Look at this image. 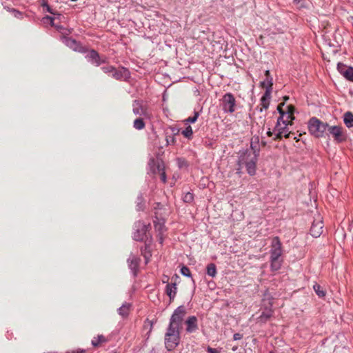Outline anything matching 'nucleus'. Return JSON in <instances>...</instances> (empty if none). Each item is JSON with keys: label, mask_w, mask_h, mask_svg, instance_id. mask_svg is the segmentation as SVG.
<instances>
[{"label": "nucleus", "mask_w": 353, "mask_h": 353, "mask_svg": "<svg viewBox=\"0 0 353 353\" xmlns=\"http://www.w3.org/2000/svg\"><path fill=\"white\" fill-rule=\"evenodd\" d=\"M344 123L347 128L353 127V114L350 112H347L344 114Z\"/></svg>", "instance_id": "4be33fe9"}, {"label": "nucleus", "mask_w": 353, "mask_h": 353, "mask_svg": "<svg viewBox=\"0 0 353 353\" xmlns=\"http://www.w3.org/2000/svg\"><path fill=\"white\" fill-rule=\"evenodd\" d=\"M296 2H299L301 0H294Z\"/></svg>", "instance_id": "49530a36"}, {"label": "nucleus", "mask_w": 353, "mask_h": 353, "mask_svg": "<svg viewBox=\"0 0 353 353\" xmlns=\"http://www.w3.org/2000/svg\"><path fill=\"white\" fill-rule=\"evenodd\" d=\"M132 111L135 115L143 117L146 119L151 118V114L146 105H144L139 101L135 100L132 104Z\"/></svg>", "instance_id": "9b49d317"}, {"label": "nucleus", "mask_w": 353, "mask_h": 353, "mask_svg": "<svg viewBox=\"0 0 353 353\" xmlns=\"http://www.w3.org/2000/svg\"><path fill=\"white\" fill-rule=\"evenodd\" d=\"M114 68L112 66H103L101 68L102 70L105 73H110L112 75V71L114 70Z\"/></svg>", "instance_id": "f704fd0d"}, {"label": "nucleus", "mask_w": 353, "mask_h": 353, "mask_svg": "<svg viewBox=\"0 0 353 353\" xmlns=\"http://www.w3.org/2000/svg\"><path fill=\"white\" fill-rule=\"evenodd\" d=\"M43 20H46L47 21H49L52 25L54 19L52 17L46 16V17L43 18Z\"/></svg>", "instance_id": "58836bf2"}, {"label": "nucleus", "mask_w": 353, "mask_h": 353, "mask_svg": "<svg viewBox=\"0 0 353 353\" xmlns=\"http://www.w3.org/2000/svg\"><path fill=\"white\" fill-rule=\"evenodd\" d=\"M126 70H117L115 68H114V70L112 73V77L115 78L116 79H121L123 77V72H126Z\"/></svg>", "instance_id": "cd10ccee"}, {"label": "nucleus", "mask_w": 353, "mask_h": 353, "mask_svg": "<svg viewBox=\"0 0 353 353\" xmlns=\"http://www.w3.org/2000/svg\"><path fill=\"white\" fill-rule=\"evenodd\" d=\"M150 166L154 174H160L161 180L163 183L166 182V174L164 171L165 166L162 161L152 159L150 162Z\"/></svg>", "instance_id": "9d476101"}, {"label": "nucleus", "mask_w": 353, "mask_h": 353, "mask_svg": "<svg viewBox=\"0 0 353 353\" xmlns=\"http://www.w3.org/2000/svg\"><path fill=\"white\" fill-rule=\"evenodd\" d=\"M149 227L150 224H145L141 221L135 223L133 239L135 241H143L146 236V232Z\"/></svg>", "instance_id": "6e6552de"}, {"label": "nucleus", "mask_w": 353, "mask_h": 353, "mask_svg": "<svg viewBox=\"0 0 353 353\" xmlns=\"http://www.w3.org/2000/svg\"><path fill=\"white\" fill-rule=\"evenodd\" d=\"M267 135L270 137L273 135V132L269 129V130L267 132Z\"/></svg>", "instance_id": "c03bdc74"}, {"label": "nucleus", "mask_w": 353, "mask_h": 353, "mask_svg": "<svg viewBox=\"0 0 353 353\" xmlns=\"http://www.w3.org/2000/svg\"><path fill=\"white\" fill-rule=\"evenodd\" d=\"M337 70L347 80L353 81V68L347 66L342 63H339L337 65Z\"/></svg>", "instance_id": "ddd939ff"}, {"label": "nucleus", "mask_w": 353, "mask_h": 353, "mask_svg": "<svg viewBox=\"0 0 353 353\" xmlns=\"http://www.w3.org/2000/svg\"><path fill=\"white\" fill-rule=\"evenodd\" d=\"M199 116V112L194 111V116L187 118L186 119L184 120V122L185 124H187L188 123H194L198 119Z\"/></svg>", "instance_id": "c85d7f7f"}, {"label": "nucleus", "mask_w": 353, "mask_h": 353, "mask_svg": "<svg viewBox=\"0 0 353 353\" xmlns=\"http://www.w3.org/2000/svg\"><path fill=\"white\" fill-rule=\"evenodd\" d=\"M83 350H71V351L67 352V353H83Z\"/></svg>", "instance_id": "37998d69"}, {"label": "nucleus", "mask_w": 353, "mask_h": 353, "mask_svg": "<svg viewBox=\"0 0 353 353\" xmlns=\"http://www.w3.org/2000/svg\"><path fill=\"white\" fill-rule=\"evenodd\" d=\"M183 201L186 203H190L193 201L194 199V196H193V194L190 193V192H187L184 196H183Z\"/></svg>", "instance_id": "473e14b6"}, {"label": "nucleus", "mask_w": 353, "mask_h": 353, "mask_svg": "<svg viewBox=\"0 0 353 353\" xmlns=\"http://www.w3.org/2000/svg\"><path fill=\"white\" fill-rule=\"evenodd\" d=\"M207 274L211 277H214L216 275V267L214 263H209L207 265Z\"/></svg>", "instance_id": "393cba45"}, {"label": "nucleus", "mask_w": 353, "mask_h": 353, "mask_svg": "<svg viewBox=\"0 0 353 353\" xmlns=\"http://www.w3.org/2000/svg\"><path fill=\"white\" fill-rule=\"evenodd\" d=\"M288 110L286 112H292V115H293V113H294V108L293 106L292 105H288L287 107Z\"/></svg>", "instance_id": "79ce46f5"}, {"label": "nucleus", "mask_w": 353, "mask_h": 353, "mask_svg": "<svg viewBox=\"0 0 353 353\" xmlns=\"http://www.w3.org/2000/svg\"><path fill=\"white\" fill-rule=\"evenodd\" d=\"M323 223L321 218L319 215L318 217L313 221L311 228H310V234L312 236L317 238L320 236V235L323 232Z\"/></svg>", "instance_id": "f8f14e48"}, {"label": "nucleus", "mask_w": 353, "mask_h": 353, "mask_svg": "<svg viewBox=\"0 0 353 353\" xmlns=\"http://www.w3.org/2000/svg\"><path fill=\"white\" fill-rule=\"evenodd\" d=\"M165 346L168 351L174 350L180 342V330L168 326L165 334Z\"/></svg>", "instance_id": "7ed1b4c3"}, {"label": "nucleus", "mask_w": 353, "mask_h": 353, "mask_svg": "<svg viewBox=\"0 0 353 353\" xmlns=\"http://www.w3.org/2000/svg\"><path fill=\"white\" fill-rule=\"evenodd\" d=\"M273 310L271 308H266L261 314L258 317V322L265 323L272 316Z\"/></svg>", "instance_id": "aec40b11"}, {"label": "nucleus", "mask_w": 353, "mask_h": 353, "mask_svg": "<svg viewBox=\"0 0 353 353\" xmlns=\"http://www.w3.org/2000/svg\"><path fill=\"white\" fill-rule=\"evenodd\" d=\"M86 58L88 59V61H90L92 63H95L97 65H99L100 63L99 54L94 50L90 51L87 54Z\"/></svg>", "instance_id": "412c9836"}, {"label": "nucleus", "mask_w": 353, "mask_h": 353, "mask_svg": "<svg viewBox=\"0 0 353 353\" xmlns=\"http://www.w3.org/2000/svg\"><path fill=\"white\" fill-rule=\"evenodd\" d=\"M334 138L336 143H341L346 140V134L343 132V128L339 125H328L327 131Z\"/></svg>", "instance_id": "1a4fd4ad"}, {"label": "nucleus", "mask_w": 353, "mask_h": 353, "mask_svg": "<svg viewBox=\"0 0 353 353\" xmlns=\"http://www.w3.org/2000/svg\"><path fill=\"white\" fill-rule=\"evenodd\" d=\"M243 337L242 334H239V333H236L234 334L233 336V339L234 341H237V340H240Z\"/></svg>", "instance_id": "4c0bfd02"}, {"label": "nucleus", "mask_w": 353, "mask_h": 353, "mask_svg": "<svg viewBox=\"0 0 353 353\" xmlns=\"http://www.w3.org/2000/svg\"><path fill=\"white\" fill-rule=\"evenodd\" d=\"M186 313L185 306H179L172 314L168 326L181 330Z\"/></svg>", "instance_id": "39448f33"}, {"label": "nucleus", "mask_w": 353, "mask_h": 353, "mask_svg": "<svg viewBox=\"0 0 353 353\" xmlns=\"http://www.w3.org/2000/svg\"><path fill=\"white\" fill-rule=\"evenodd\" d=\"M283 118H279L277 120L276 125L274 128V132H276L274 140L281 139L283 137L288 138L290 135V132L288 129V125L281 123V120Z\"/></svg>", "instance_id": "0eeeda50"}, {"label": "nucleus", "mask_w": 353, "mask_h": 353, "mask_svg": "<svg viewBox=\"0 0 353 353\" xmlns=\"http://www.w3.org/2000/svg\"><path fill=\"white\" fill-rule=\"evenodd\" d=\"M140 259L134 255H130L128 260L129 268L134 272V274L136 275V272L139 265Z\"/></svg>", "instance_id": "6ab92c4d"}, {"label": "nucleus", "mask_w": 353, "mask_h": 353, "mask_svg": "<svg viewBox=\"0 0 353 353\" xmlns=\"http://www.w3.org/2000/svg\"><path fill=\"white\" fill-rule=\"evenodd\" d=\"M259 156V151L248 150L243 152L239 159V166L237 169V173H241V168L245 167L247 172L250 175L253 176L256 173V162Z\"/></svg>", "instance_id": "f257e3e1"}, {"label": "nucleus", "mask_w": 353, "mask_h": 353, "mask_svg": "<svg viewBox=\"0 0 353 353\" xmlns=\"http://www.w3.org/2000/svg\"><path fill=\"white\" fill-rule=\"evenodd\" d=\"M181 273L185 276L190 277L191 276V272L190 269L188 267L183 266L181 269Z\"/></svg>", "instance_id": "72a5a7b5"}, {"label": "nucleus", "mask_w": 353, "mask_h": 353, "mask_svg": "<svg viewBox=\"0 0 353 353\" xmlns=\"http://www.w3.org/2000/svg\"><path fill=\"white\" fill-rule=\"evenodd\" d=\"M130 305L128 303H123L119 309L118 313L123 317H125L128 315Z\"/></svg>", "instance_id": "5701e85b"}, {"label": "nucleus", "mask_w": 353, "mask_h": 353, "mask_svg": "<svg viewBox=\"0 0 353 353\" xmlns=\"http://www.w3.org/2000/svg\"><path fill=\"white\" fill-rule=\"evenodd\" d=\"M48 10L50 12H51L50 9L49 8H48Z\"/></svg>", "instance_id": "de8ad7c7"}, {"label": "nucleus", "mask_w": 353, "mask_h": 353, "mask_svg": "<svg viewBox=\"0 0 353 353\" xmlns=\"http://www.w3.org/2000/svg\"><path fill=\"white\" fill-rule=\"evenodd\" d=\"M278 110L281 114V117L279 118H283L281 120V123L291 125L292 124V121L294 119V117L292 115V112L283 111L279 107L278 108Z\"/></svg>", "instance_id": "dca6fc26"}, {"label": "nucleus", "mask_w": 353, "mask_h": 353, "mask_svg": "<svg viewBox=\"0 0 353 353\" xmlns=\"http://www.w3.org/2000/svg\"><path fill=\"white\" fill-rule=\"evenodd\" d=\"M270 105V100L263 99L261 97V108L260 109L261 112L263 111V110H267Z\"/></svg>", "instance_id": "2f4dec72"}, {"label": "nucleus", "mask_w": 353, "mask_h": 353, "mask_svg": "<svg viewBox=\"0 0 353 353\" xmlns=\"http://www.w3.org/2000/svg\"><path fill=\"white\" fill-rule=\"evenodd\" d=\"M105 341V337L103 335L98 336L97 338H94L92 340V344L94 346H97L99 343L104 342Z\"/></svg>", "instance_id": "7c9ffc66"}, {"label": "nucleus", "mask_w": 353, "mask_h": 353, "mask_svg": "<svg viewBox=\"0 0 353 353\" xmlns=\"http://www.w3.org/2000/svg\"><path fill=\"white\" fill-rule=\"evenodd\" d=\"M265 77H271V76H270V71H269V70H266V71L265 72Z\"/></svg>", "instance_id": "a18cd8bd"}, {"label": "nucleus", "mask_w": 353, "mask_h": 353, "mask_svg": "<svg viewBox=\"0 0 353 353\" xmlns=\"http://www.w3.org/2000/svg\"><path fill=\"white\" fill-rule=\"evenodd\" d=\"M207 351L209 353H219L220 352L217 349L212 348L211 347H208L207 349Z\"/></svg>", "instance_id": "e433bc0d"}, {"label": "nucleus", "mask_w": 353, "mask_h": 353, "mask_svg": "<svg viewBox=\"0 0 353 353\" xmlns=\"http://www.w3.org/2000/svg\"><path fill=\"white\" fill-rule=\"evenodd\" d=\"M155 230L159 232V239L161 244L163 243V233L165 230L164 221L163 220H157L154 221Z\"/></svg>", "instance_id": "f3484780"}, {"label": "nucleus", "mask_w": 353, "mask_h": 353, "mask_svg": "<svg viewBox=\"0 0 353 353\" xmlns=\"http://www.w3.org/2000/svg\"><path fill=\"white\" fill-rule=\"evenodd\" d=\"M14 15L17 18H19L21 16V13L19 11H17L15 10H13Z\"/></svg>", "instance_id": "a19ab883"}, {"label": "nucleus", "mask_w": 353, "mask_h": 353, "mask_svg": "<svg viewBox=\"0 0 353 353\" xmlns=\"http://www.w3.org/2000/svg\"><path fill=\"white\" fill-rule=\"evenodd\" d=\"M62 41L65 46L72 49L73 50L79 52L81 51L82 47L78 42H77L76 40L70 37H63Z\"/></svg>", "instance_id": "2eb2a0df"}, {"label": "nucleus", "mask_w": 353, "mask_h": 353, "mask_svg": "<svg viewBox=\"0 0 353 353\" xmlns=\"http://www.w3.org/2000/svg\"><path fill=\"white\" fill-rule=\"evenodd\" d=\"M181 134L188 139H191L193 134L192 128L190 125H188L181 132Z\"/></svg>", "instance_id": "bb28decb"}, {"label": "nucleus", "mask_w": 353, "mask_h": 353, "mask_svg": "<svg viewBox=\"0 0 353 353\" xmlns=\"http://www.w3.org/2000/svg\"><path fill=\"white\" fill-rule=\"evenodd\" d=\"M145 123L141 118L136 119L133 123V127L139 130H141L145 128Z\"/></svg>", "instance_id": "a878e982"}, {"label": "nucleus", "mask_w": 353, "mask_h": 353, "mask_svg": "<svg viewBox=\"0 0 353 353\" xmlns=\"http://www.w3.org/2000/svg\"><path fill=\"white\" fill-rule=\"evenodd\" d=\"M222 109L225 113H233L236 110V99L234 95L228 92L223 96L221 100Z\"/></svg>", "instance_id": "423d86ee"}, {"label": "nucleus", "mask_w": 353, "mask_h": 353, "mask_svg": "<svg viewBox=\"0 0 353 353\" xmlns=\"http://www.w3.org/2000/svg\"><path fill=\"white\" fill-rule=\"evenodd\" d=\"M186 325V332L188 333H193L195 332L198 329V319L195 316H189L185 322Z\"/></svg>", "instance_id": "4468645a"}, {"label": "nucleus", "mask_w": 353, "mask_h": 353, "mask_svg": "<svg viewBox=\"0 0 353 353\" xmlns=\"http://www.w3.org/2000/svg\"><path fill=\"white\" fill-rule=\"evenodd\" d=\"M177 291L176 284L175 283H168L165 287V293L169 296L170 301H173Z\"/></svg>", "instance_id": "a211bd4d"}, {"label": "nucleus", "mask_w": 353, "mask_h": 353, "mask_svg": "<svg viewBox=\"0 0 353 353\" xmlns=\"http://www.w3.org/2000/svg\"><path fill=\"white\" fill-rule=\"evenodd\" d=\"M261 86L265 89L272 90L273 79L272 77H265V79L261 82Z\"/></svg>", "instance_id": "b1692460"}, {"label": "nucleus", "mask_w": 353, "mask_h": 353, "mask_svg": "<svg viewBox=\"0 0 353 353\" xmlns=\"http://www.w3.org/2000/svg\"><path fill=\"white\" fill-rule=\"evenodd\" d=\"M281 243L279 237H274L272 241L271 250H270V268L272 271L279 270L282 264V255Z\"/></svg>", "instance_id": "f03ea898"}, {"label": "nucleus", "mask_w": 353, "mask_h": 353, "mask_svg": "<svg viewBox=\"0 0 353 353\" xmlns=\"http://www.w3.org/2000/svg\"><path fill=\"white\" fill-rule=\"evenodd\" d=\"M328 124L321 121L316 117H312L308 122V129L311 134L315 137H324L325 132L327 131Z\"/></svg>", "instance_id": "20e7f679"}, {"label": "nucleus", "mask_w": 353, "mask_h": 353, "mask_svg": "<svg viewBox=\"0 0 353 353\" xmlns=\"http://www.w3.org/2000/svg\"><path fill=\"white\" fill-rule=\"evenodd\" d=\"M314 290L319 297H324L325 296V291L321 288V287L319 285H314Z\"/></svg>", "instance_id": "c756f323"}, {"label": "nucleus", "mask_w": 353, "mask_h": 353, "mask_svg": "<svg viewBox=\"0 0 353 353\" xmlns=\"http://www.w3.org/2000/svg\"><path fill=\"white\" fill-rule=\"evenodd\" d=\"M162 282L163 283H169V277L166 275H163V278H162Z\"/></svg>", "instance_id": "ea45409f"}, {"label": "nucleus", "mask_w": 353, "mask_h": 353, "mask_svg": "<svg viewBox=\"0 0 353 353\" xmlns=\"http://www.w3.org/2000/svg\"><path fill=\"white\" fill-rule=\"evenodd\" d=\"M272 90H270V89H265V93L263 94L262 98L263 99H268L270 101V99H271V93H272Z\"/></svg>", "instance_id": "c9c22d12"}]
</instances>
